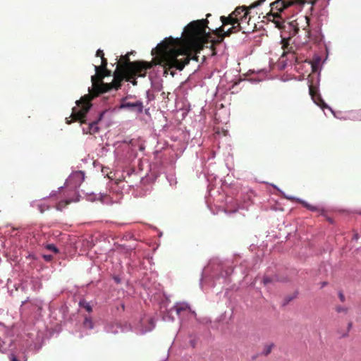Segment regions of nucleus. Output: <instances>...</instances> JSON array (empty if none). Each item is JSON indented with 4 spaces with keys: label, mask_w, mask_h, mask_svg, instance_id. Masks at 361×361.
Masks as SVG:
<instances>
[{
    "label": "nucleus",
    "mask_w": 361,
    "mask_h": 361,
    "mask_svg": "<svg viewBox=\"0 0 361 361\" xmlns=\"http://www.w3.org/2000/svg\"><path fill=\"white\" fill-rule=\"evenodd\" d=\"M174 42L172 37L164 39L152 50L151 54L154 58L151 61H130V53L121 56L115 70L116 87H121L123 80L136 85L137 84L136 78L145 77L147 71L157 65L164 67V75H166L169 71L173 68L182 71L189 63V59H186L184 63H179L176 60V55L172 51L174 49Z\"/></svg>",
    "instance_id": "nucleus-1"
},
{
    "label": "nucleus",
    "mask_w": 361,
    "mask_h": 361,
    "mask_svg": "<svg viewBox=\"0 0 361 361\" xmlns=\"http://www.w3.org/2000/svg\"><path fill=\"white\" fill-rule=\"evenodd\" d=\"M208 23L207 19L192 21L185 27L183 37L173 38L175 42L172 51L176 61L179 63H184L186 59H189V61L191 59L197 61V57H190L191 52H200L209 42H211V47L214 49V46L224 41L225 37H223L222 32L224 25L215 29L214 33L217 38L214 39L209 32H206Z\"/></svg>",
    "instance_id": "nucleus-2"
},
{
    "label": "nucleus",
    "mask_w": 361,
    "mask_h": 361,
    "mask_svg": "<svg viewBox=\"0 0 361 361\" xmlns=\"http://www.w3.org/2000/svg\"><path fill=\"white\" fill-rule=\"evenodd\" d=\"M111 74V71L106 68V69H100V71L92 76V89L90 91L89 94L82 97L80 100L76 102L77 106L73 108L71 115L73 121H79L82 123H85V118L92 106L91 100L101 93L107 92L113 89L117 90L120 88L116 87L115 71L114 72V79L111 82H103V79L105 77L110 76Z\"/></svg>",
    "instance_id": "nucleus-3"
},
{
    "label": "nucleus",
    "mask_w": 361,
    "mask_h": 361,
    "mask_svg": "<svg viewBox=\"0 0 361 361\" xmlns=\"http://www.w3.org/2000/svg\"><path fill=\"white\" fill-rule=\"evenodd\" d=\"M266 0H258L248 7H237L228 17L221 16L220 19L223 25H234L235 24H238V30H241L243 33H250L253 32L256 27V25L255 23H250L251 18H248L246 25L244 24V20H247L248 18L249 10L261 5Z\"/></svg>",
    "instance_id": "nucleus-4"
},
{
    "label": "nucleus",
    "mask_w": 361,
    "mask_h": 361,
    "mask_svg": "<svg viewBox=\"0 0 361 361\" xmlns=\"http://www.w3.org/2000/svg\"><path fill=\"white\" fill-rule=\"evenodd\" d=\"M307 3V0H276L270 4L271 10L267 13V19L274 23L276 27L279 30L285 29V20L281 13L289 6L293 4L303 5Z\"/></svg>",
    "instance_id": "nucleus-5"
},
{
    "label": "nucleus",
    "mask_w": 361,
    "mask_h": 361,
    "mask_svg": "<svg viewBox=\"0 0 361 361\" xmlns=\"http://www.w3.org/2000/svg\"><path fill=\"white\" fill-rule=\"evenodd\" d=\"M309 92L312 99L319 106H322L324 104L323 99L317 92V87L312 84L309 85Z\"/></svg>",
    "instance_id": "nucleus-6"
},
{
    "label": "nucleus",
    "mask_w": 361,
    "mask_h": 361,
    "mask_svg": "<svg viewBox=\"0 0 361 361\" xmlns=\"http://www.w3.org/2000/svg\"><path fill=\"white\" fill-rule=\"evenodd\" d=\"M75 197L73 198H68L63 200L59 202L56 204V209L58 210H63L67 205L71 204V202H77L79 201V196L76 192H74Z\"/></svg>",
    "instance_id": "nucleus-7"
},
{
    "label": "nucleus",
    "mask_w": 361,
    "mask_h": 361,
    "mask_svg": "<svg viewBox=\"0 0 361 361\" xmlns=\"http://www.w3.org/2000/svg\"><path fill=\"white\" fill-rule=\"evenodd\" d=\"M298 202L303 206L305 207V208H307V209L312 211V212H318L320 215H323V216H325V210L324 209H322V208H319L317 206H314V205H312L303 200H298Z\"/></svg>",
    "instance_id": "nucleus-8"
},
{
    "label": "nucleus",
    "mask_w": 361,
    "mask_h": 361,
    "mask_svg": "<svg viewBox=\"0 0 361 361\" xmlns=\"http://www.w3.org/2000/svg\"><path fill=\"white\" fill-rule=\"evenodd\" d=\"M8 328L0 324V346L2 343H6V340L8 338Z\"/></svg>",
    "instance_id": "nucleus-9"
},
{
    "label": "nucleus",
    "mask_w": 361,
    "mask_h": 361,
    "mask_svg": "<svg viewBox=\"0 0 361 361\" xmlns=\"http://www.w3.org/2000/svg\"><path fill=\"white\" fill-rule=\"evenodd\" d=\"M123 106L132 109H136L140 113L142 111L143 109L142 104L140 102H126L123 104Z\"/></svg>",
    "instance_id": "nucleus-10"
},
{
    "label": "nucleus",
    "mask_w": 361,
    "mask_h": 361,
    "mask_svg": "<svg viewBox=\"0 0 361 361\" xmlns=\"http://www.w3.org/2000/svg\"><path fill=\"white\" fill-rule=\"evenodd\" d=\"M97 124H98V121L90 123L87 130L83 129V131L85 133H90L92 135L94 134L99 131V127H98Z\"/></svg>",
    "instance_id": "nucleus-11"
},
{
    "label": "nucleus",
    "mask_w": 361,
    "mask_h": 361,
    "mask_svg": "<svg viewBox=\"0 0 361 361\" xmlns=\"http://www.w3.org/2000/svg\"><path fill=\"white\" fill-rule=\"evenodd\" d=\"M238 24H235L234 25H232L231 28H229L228 30L222 32L223 37H229L233 33L238 32Z\"/></svg>",
    "instance_id": "nucleus-12"
},
{
    "label": "nucleus",
    "mask_w": 361,
    "mask_h": 361,
    "mask_svg": "<svg viewBox=\"0 0 361 361\" xmlns=\"http://www.w3.org/2000/svg\"><path fill=\"white\" fill-rule=\"evenodd\" d=\"M107 59L105 57L101 59V65L100 66H94V70L96 73L100 71V69H106L107 68Z\"/></svg>",
    "instance_id": "nucleus-13"
},
{
    "label": "nucleus",
    "mask_w": 361,
    "mask_h": 361,
    "mask_svg": "<svg viewBox=\"0 0 361 361\" xmlns=\"http://www.w3.org/2000/svg\"><path fill=\"white\" fill-rule=\"evenodd\" d=\"M288 43H286V44H283V46H282V48L283 49V52L281 55V57H284L286 54H290V56H291V60L292 59H295L296 60V56L295 55V53L294 52H290L288 50L286 51V49H288Z\"/></svg>",
    "instance_id": "nucleus-14"
},
{
    "label": "nucleus",
    "mask_w": 361,
    "mask_h": 361,
    "mask_svg": "<svg viewBox=\"0 0 361 361\" xmlns=\"http://www.w3.org/2000/svg\"><path fill=\"white\" fill-rule=\"evenodd\" d=\"M335 310L337 313L345 315L348 313L349 307L341 305H336Z\"/></svg>",
    "instance_id": "nucleus-15"
},
{
    "label": "nucleus",
    "mask_w": 361,
    "mask_h": 361,
    "mask_svg": "<svg viewBox=\"0 0 361 361\" xmlns=\"http://www.w3.org/2000/svg\"><path fill=\"white\" fill-rule=\"evenodd\" d=\"M274 347V343L265 345L264 347L263 351L262 353V355H264V356H267L268 355H269Z\"/></svg>",
    "instance_id": "nucleus-16"
},
{
    "label": "nucleus",
    "mask_w": 361,
    "mask_h": 361,
    "mask_svg": "<svg viewBox=\"0 0 361 361\" xmlns=\"http://www.w3.org/2000/svg\"><path fill=\"white\" fill-rule=\"evenodd\" d=\"M83 325L85 328H87V329H92L93 326H94V324H93V322L92 321V319L89 317H85V320H84V322H83Z\"/></svg>",
    "instance_id": "nucleus-17"
},
{
    "label": "nucleus",
    "mask_w": 361,
    "mask_h": 361,
    "mask_svg": "<svg viewBox=\"0 0 361 361\" xmlns=\"http://www.w3.org/2000/svg\"><path fill=\"white\" fill-rule=\"evenodd\" d=\"M79 305L80 307L85 308L88 312H91L92 311L91 305L86 301H80Z\"/></svg>",
    "instance_id": "nucleus-18"
},
{
    "label": "nucleus",
    "mask_w": 361,
    "mask_h": 361,
    "mask_svg": "<svg viewBox=\"0 0 361 361\" xmlns=\"http://www.w3.org/2000/svg\"><path fill=\"white\" fill-rule=\"evenodd\" d=\"M72 178H74L78 181H80V180H83L84 174L80 171L77 172L73 175Z\"/></svg>",
    "instance_id": "nucleus-19"
},
{
    "label": "nucleus",
    "mask_w": 361,
    "mask_h": 361,
    "mask_svg": "<svg viewBox=\"0 0 361 361\" xmlns=\"http://www.w3.org/2000/svg\"><path fill=\"white\" fill-rule=\"evenodd\" d=\"M47 249L55 252V253H58L59 252V250L58 248L53 244H49L47 245Z\"/></svg>",
    "instance_id": "nucleus-20"
},
{
    "label": "nucleus",
    "mask_w": 361,
    "mask_h": 361,
    "mask_svg": "<svg viewBox=\"0 0 361 361\" xmlns=\"http://www.w3.org/2000/svg\"><path fill=\"white\" fill-rule=\"evenodd\" d=\"M37 207L39 209L41 213H43L45 210L49 209V207L43 206L42 204H37Z\"/></svg>",
    "instance_id": "nucleus-21"
},
{
    "label": "nucleus",
    "mask_w": 361,
    "mask_h": 361,
    "mask_svg": "<svg viewBox=\"0 0 361 361\" xmlns=\"http://www.w3.org/2000/svg\"><path fill=\"white\" fill-rule=\"evenodd\" d=\"M96 56L97 57H101V59L104 57V51L102 50H101V49H98L97 51V52H96Z\"/></svg>",
    "instance_id": "nucleus-22"
},
{
    "label": "nucleus",
    "mask_w": 361,
    "mask_h": 361,
    "mask_svg": "<svg viewBox=\"0 0 361 361\" xmlns=\"http://www.w3.org/2000/svg\"><path fill=\"white\" fill-rule=\"evenodd\" d=\"M271 281H272V280L269 277L266 276V277H264V279H263V283L264 285H267V284L271 283Z\"/></svg>",
    "instance_id": "nucleus-23"
},
{
    "label": "nucleus",
    "mask_w": 361,
    "mask_h": 361,
    "mask_svg": "<svg viewBox=\"0 0 361 361\" xmlns=\"http://www.w3.org/2000/svg\"><path fill=\"white\" fill-rule=\"evenodd\" d=\"M338 298L341 300V302H344L345 298L343 293L340 292L338 293Z\"/></svg>",
    "instance_id": "nucleus-24"
},
{
    "label": "nucleus",
    "mask_w": 361,
    "mask_h": 361,
    "mask_svg": "<svg viewBox=\"0 0 361 361\" xmlns=\"http://www.w3.org/2000/svg\"><path fill=\"white\" fill-rule=\"evenodd\" d=\"M312 71L315 72L317 71V64L316 63L312 64Z\"/></svg>",
    "instance_id": "nucleus-25"
},
{
    "label": "nucleus",
    "mask_w": 361,
    "mask_h": 361,
    "mask_svg": "<svg viewBox=\"0 0 361 361\" xmlns=\"http://www.w3.org/2000/svg\"><path fill=\"white\" fill-rule=\"evenodd\" d=\"M44 258L47 260V261H49L51 259L52 257L51 255H44Z\"/></svg>",
    "instance_id": "nucleus-26"
},
{
    "label": "nucleus",
    "mask_w": 361,
    "mask_h": 361,
    "mask_svg": "<svg viewBox=\"0 0 361 361\" xmlns=\"http://www.w3.org/2000/svg\"><path fill=\"white\" fill-rule=\"evenodd\" d=\"M11 361H18V359L14 355H12Z\"/></svg>",
    "instance_id": "nucleus-27"
},
{
    "label": "nucleus",
    "mask_w": 361,
    "mask_h": 361,
    "mask_svg": "<svg viewBox=\"0 0 361 361\" xmlns=\"http://www.w3.org/2000/svg\"><path fill=\"white\" fill-rule=\"evenodd\" d=\"M326 219L329 223L333 224L334 221L331 218L327 217Z\"/></svg>",
    "instance_id": "nucleus-28"
},
{
    "label": "nucleus",
    "mask_w": 361,
    "mask_h": 361,
    "mask_svg": "<svg viewBox=\"0 0 361 361\" xmlns=\"http://www.w3.org/2000/svg\"><path fill=\"white\" fill-rule=\"evenodd\" d=\"M352 325H353V323H352L351 322H350L348 323V331L351 329Z\"/></svg>",
    "instance_id": "nucleus-29"
},
{
    "label": "nucleus",
    "mask_w": 361,
    "mask_h": 361,
    "mask_svg": "<svg viewBox=\"0 0 361 361\" xmlns=\"http://www.w3.org/2000/svg\"><path fill=\"white\" fill-rule=\"evenodd\" d=\"M185 310L184 307H177V312L179 313L180 310Z\"/></svg>",
    "instance_id": "nucleus-30"
},
{
    "label": "nucleus",
    "mask_w": 361,
    "mask_h": 361,
    "mask_svg": "<svg viewBox=\"0 0 361 361\" xmlns=\"http://www.w3.org/2000/svg\"><path fill=\"white\" fill-rule=\"evenodd\" d=\"M114 280L116 281V282L117 283H120V279H119L118 277H115V278H114Z\"/></svg>",
    "instance_id": "nucleus-31"
},
{
    "label": "nucleus",
    "mask_w": 361,
    "mask_h": 361,
    "mask_svg": "<svg viewBox=\"0 0 361 361\" xmlns=\"http://www.w3.org/2000/svg\"><path fill=\"white\" fill-rule=\"evenodd\" d=\"M251 18V17L250 16V14L248 15V18ZM247 20H248V19H247V20H244V24H245V25H246V23L247 22Z\"/></svg>",
    "instance_id": "nucleus-32"
},
{
    "label": "nucleus",
    "mask_w": 361,
    "mask_h": 361,
    "mask_svg": "<svg viewBox=\"0 0 361 361\" xmlns=\"http://www.w3.org/2000/svg\"><path fill=\"white\" fill-rule=\"evenodd\" d=\"M66 123H67L68 124H70L71 121H69L68 118H66Z\"/></svg>",
    "instance_id": "nucleus-33"
},
{
    "label": "nucleus",
    "mask_w": 361,
    "mask_h": 361,
    "mask_svg": "<svg viewBox=\"0 0 361 361\" xmlns=\"http://www.w3.org/2000/svg\"><path fill=\"white\" fill-rule=\"evenodd\" d=\"M174 74H175V73H174L173 71H171V75L172 76H173V75H174Z\"/></svg>",
    "instance_id": "nucleus-34"
},
{
    "label": "nucleus",
    "mask_w": 361,
    "mask_h": 361,
    "mask_svg": "<svg viewBox=\"0 0 361 361\" xmlns=\"http://www.w3.org/2000/svg\"><path fill=\"white\" fill-rule=\"evenodd\" d=\"M210 16H211V14L208 13V14H207V16H207V18H208V17H209Z\"/></svg>",
    "instance_id": "nucleus-35"
},
{
    "label": "nucleus",
    "mask_w": 361,
    "mask_h": 361,
    "mask_svg": "<svg viewBox=\"0 0 361 361\" xmlns=\"http://www.w3.org/2000/svg\"><path fill=\"white\" fill-rule=\"evenodd\" d=\"M326 282H324V283H323V285H322V286H326Z\"/></svg>",
    "instance_id": "nucleus-36"
},
{
    "label": "nucleus",
    "mask_w": 361,
    "mask_h": 361,
    "mask_svg": "<svg viewBox=\"0 0 361 361\" xmlns=\"http://www.w3.org/2000/svg\"><path fill=\"white\" fill-rule=\"evenodd\" d=\"M4 343H2L1 345H3ZM2 345L0 346V348L1 347Z\"/></svg>",
    "instance_id": "nucleus-37"
}]
</instances>
